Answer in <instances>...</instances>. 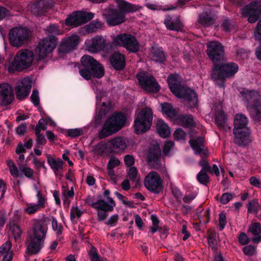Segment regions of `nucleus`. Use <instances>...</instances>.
Listing matches in <instances>:
<instances>
[{
	"label": "nucleus",
	"instance_id": "27",
	"mask_svg": "<svg viewBox=\"0 0 261 261\" xmlns=\"http://www.w3.org/2000/svg\"><path fill=\"white\" fill-rule=\"evenodd\" d=\"M47 162L50 168L54 171L56 176L59 175V172L62 171L64 162L60 158L56 159L50 154H46Z\"/></svg>",
	"mask_w": 261,
	"mask_h": 261
},
{
	"label": "nucleus",
	"instance_id": "22",
	"mask_svg": "<svg viewBox=\"0 0 261 261\" xmlns=\"http://www.w3.org/2000/svg\"><path fill=\"white\" fill-rule=\"evenodd\" d=\"M87 200L89 201L88 205L97 211V216L98 221L105 220L108 216V212L112 211L108 210L107 207L98 201L94 202L91 198H89Z\"/></svg>",
	"mask_w": 261,
	"mask_h": 261
},
{
	"label": "nucleus",
	"instance_id": "57",
	"mask_svg": "<svg viewBox=\"0 0 261 261\" xmlns=\"http://www.w3.org/2000/svg\"><path fill=\"white\" fill-rule=\"evenodd\" d=\"M198 219L200 222L203 223L204 224H206L208 223L210 221V209H207L204 214L203 217L200 216V215H198Z\"/></svg>",
	"mask_w": 261,
	"mask_h": 261
},
{
	"label": "nucleus",
	"instance_id": "25",
	"mask_svg": "<svg viewBox=\"0 0 261 261\" xmlns=\"http://www.w3.org/2000/svg\"><path fill=\"white\" fill-rule=\"evenodd\" d=\"M107 146L111 152L117 153L124 150L126 146V143L122 137H115L107 142Z\"/></svg>",
	"mask_w": 261,
	"mask_h": 261
},
{
	"label": "nucleus",
	"instance_id": "36",
	"mask_svg": "<svg viewBox=\"0 0 261 261\" xmlns=\"http://www.w3.org/2000/svg\"><path fill=\"white\" fill-rule=\"evenodd\" d=\"M218 236V234L214 229H209L207 230V239L208 243L212 250H216L217 249L216 238Z\"/></svg>",
	"mask_w": 261,
	"mask_h": 261
},
{
	"label": "nucleus",
	"instance_id": "60",
	"mask_svg": "<svg viewBox=\"0 0 261 261\" xmlns=\"http://www.w3.org/2000/svg\"><path fill=\"white\" fill-rule=\"evenodd\" d=\"M221 27L223 30L226 32H230L233 28V25L230 23L229 19H225L223 20Z\"/></svg>",
	"mask_w": 261,
	"mask_h": 261
},
{
	"label": "nucleus",
	"instance_id": "9",
	"mask_svg": "<svg viewBox=\"0 0 261 261\" xmlns=\"http://www.w3.org/2000/svg\"><path fill=\"white\" fill-rule=\"evenodd\" d=\"M113 43L115 46L123 47L129 53L136 54L140 50V43L137 38L128 33H122L114 37Z\"/></svg>",
	"mask_w": 261,
	"mask_h": 261
},
{
	"label": "nucleus",
	"instance_id": "31",
	"mask_svg": "<svg viewBox=\"0 0 261 261\" xmlns=\"http://www.w3.org/2000/svg\"><path fill=\"white\" fill-rule=\"evenodd\" d=\"M198 22L204 27H209L213 24L215 19L212 15V13L207 12H203L199 14Z\"/></svg>",
	"mask_w": 261,
	"mask_h": 261
},
{
	"label": "nucleus",
	"instance_id": "30",
	"mask_svg": "<svg viewBox=\"0 0 261 261\" xmlns=\"http://www.w3.org/2000/svg\"><path fill=\"white\" fill-rule=\"evenodd\" d=\"M177 120L184 127L192 128L196 126V122L191 114L181 115L177 118Z\"/></svg>",
	"mask_w": 261,
	"mask_h": 261
},
{
	"label": "nucleus",
	"instance_id": "16",
	"mask_svg": "<svg viewBox=\"0 0 261 261\" xmlns=\"http://www.w3.org/2000/svg\"><path fill=\"white\" fill-rule=\"evenodd\" d=\"M53 5L51 0H37L32 4L31 12L35 16L44 15Z\"/></svg>",
	"mask_w": 261,
	"mask_h": 261
},
{
	"label": "nucleus",
	"instance_id": "47",
	"mask_svg": "<svg viewBox=\"0 0 261 261\" xmlns=\"http://www.w3.org/2000/svg\"><path fill=\"white\" fill-rule=\"evenodd\" d=\"M12 243L10 241H7L0 247V254H8L11 252Z\"/></svg>",
	"mask_w": 261,
	"mask_h": 261
},
{
	"label": "nucleus",
	"instance_id": "51",
	"mask_svg": "<svg viewBox=\"0 0 261 261\" xmlns=\"http://www.w3.org/2000/svg\"><path fill=\"white\" fill-rule=\"evenodd\" d=\"M254 37L256 41L261 43V20L257 23L254 31Z\"/></svg>",
	"mask_w": 261,
	"mask_h": 261
},
{
	"label": "nucleus",
	"instance_id": "20",
	"mask_svg": "<svg viewBox=\"0 0 261 261\" xmlns=\"http://www.w3.org/2000/svg\"><path fill=\"white\" fill-rule=\"evenodd\" d=\"M105 73L103 66L97 61V63H95L86 73H84L82 77L87 81L90 80L92 78L100 79L104 75Z\"/></svg>",
	"mask_w": 261,
	"mask_h": 261
},
{
	"label": "nucleus",
	"instance_id": "1",
	"mask_svg": "<svg viewBox=\"0 0 261 261\" xmlns=\"http://www.w3.org/2000/svg\"><path fill=\"white\" fill-rule=\"evenodd\" d=\"M206 47L207 55L213 64L211 79L219 87L224 88L226 79L234 76L239 66L234 62L218 63L223 61L225 57L224 46L218 41H209L206 43Z\"/></svg>",
	"mask_w": 261,
	"mask_h": 261
},
{
	"label": "nucleus",
	"instance_id": "26",
	"mask_svg": "<svg viewBox=\"0 0 261 261\" xmlns=\"http://www.w3.org/2000/svg\"><path fill=\"white\" fill-rule=\"evenodd\" d=\"M80 62L81 64L79 65L78 69L80 74L83 77L84 73H86L95 63H97V60L90 55H85L81 58Z\"/></svg>",
	"mask_w": 261,
	"mask_h": 261
},
{
	"label": "nucleus",
	"instance_id": "59",
	"mask_svg": "<svg viewBox=\"0 0 261 261\" xmlns=\"http://www.w3.org/2000/svg\"><path fill=\"white\" fill-rule=\"evenodd\" d=\"M83 212L79 210V208L76 207L75 208L74 210H73V208L70 211V219L73 222L74 220L75 219V217L80 218Z\"/></svg>",
	"mask_w": 261,
	"mask_h": 261
},
{
	"label": "nucleus",
	"instance_id": "64",
	"mask_svg": "<svg viewBox=\"0 0 261 261\" xmlns=\"http://www.w3.org/2000/svg\"><path fill=\"white\" fill-rule=\"evenodd\" d=\"M174 136L176 140H183L186 136V133L181 128H178L175 131Z\"/></svg>",
	"mask_w": 261,
	"mask_h": 261
},
{
	"label": "nucleus",
	"instance_id": "48",
	"mask_svg": "<svg viewBox=\"0 0 261 261\" xmlns=\"http://www.w3.org/2000/svg\"><path fill=\"white\" fill-rule=\"evenodd\" d=\"M120 164V161L119 160L112 156L110 158L108 165H107V169H113L114 168L118 167Z\"/></svg>",
	"mask_w": 261,
	"mask_h": 261
},
{
	"label": "nucleus",
	"instance_id": "14",
	"mask_svg": "<svg viewBox=\"0 0 261 261\" xmlns=\"http://www.w3.org/2000/svg\"><path fill=\"white\" fill-rule=\"evenodd\" d=\"M243 14L248 17L250 23H253L258 20L261 14V0L251 2L242 9Z\"/></svg>",
	"mask_w": 261,
	"mask_h": 261
},
{
	"label": "nucleus",
	"instance_id": "54",
	"mask_svg": "<svg viewBox=\"0 0 261 261\" xmlns=\"http://www.w3.org/2000/svg\"><path fill=\"white\" fill-rule=\"evenodd\" d=\"M40 207L36 204H27V206L25 208L24 211L28 214L32 215L35 213Z\"/></svg>",
	"mask_w": 261,
	"mask_h": 261
},
{
	"label": "nucleus",
	"instance_id": "5",
	"mask_svg": "<svg viewBox=\"0 0 261 261\" xmlns=\"http://www.w3.org/2000/svg\"><path fill=\"white\" fill-rule=\"evenodd\" d=\"M251 118L255 122H261V96L255 90L246 88L240 92Z\"/></svg>",
	"mask_w": 261,
	"mask_h": 261
},
{
	"label": "nucleus",
	"instance_id": "35",
	"mask_svg": "<svg viewBox=\"0 0 261 261\" xmlns=\"http://www.w3.org/2000/svg\"><path fill=\"white\" fill-rule=\"evenodd\" d=\"M65 24L67 27H71L72 28L80 25V20L79 19L77 11L72 12L69 15L65 20Z\"/></svg>",
	"mask_w": 261,
	"mask_h": 261
},
{
	"label": "nucleus",
	"instance_id": "61",
	"mask_svg": "<svg viewBox=\"0 0 261 261\" xmlns=\"http://www.w3.org/2000/svg\"><path fill=\"white\" fill-rule=\"evenodd\" d=\"M27 129V125L25 123H21L15 129L17 134L20 136L24 135Z\"/></svg>",
	"mask_w": 261,
	"mask_h": 261
},
{
	"label": "nucleus",
	"instance_id": "40",
	"mask_svg": "<svg viewBox=\"0 0 261 261\" xmlns=\"http://www.w3.org/2000/svg\"><path fill=\"white\" fill-rule=\"evenodd\" d=\"M103 24V23L100 21H92L89 24L85 26V30L88 33H94L96 32L98 29L102 28Z\"/></svg>",
	"mask_w": 261,
	"mask_h": 261
},
{
	"label": "nucleus",
	"instance_id": "50",
	"mask_svg": "<svg viewBox=\"0 0 261 261\" xmlns=\"http://www.w3.org/2000/svg\"><path fill=\"white\" fill-rule=\"evenodd\" d=\"M52 228L54 231H56L57 235L59 236L62 234L63 230V226L60 224H58L57 219L55 217H53L51 222Z\"/></svg>",
	"mask_w": 261,
	"mask_h": 261
},
{
	"label": "nucleus",
	"instance_id": "34",
	"mask_svg": "<svg viewBox=\"0 0 261 261\" xmlns=\"http://www.w3.org/2000/svg\"><path fill=\"white\" fill-rule=\"evenodd\" d=\"M151 53L153 61L162 63L166 60L165 52L162 47H152Z\"/></svg>",
	"mask_w": 261,
	"mask_h": 261
},
{
	"label": "nucleus",
	"instance_id": "19",
	"mask_svg": "<svg viewBox=\"0 0 261 261\" xmlns=\"http://www.w3.org/2000/svg\"><path fill=\"white\" fill-rule=\"evenodd\" d=\"M88 50L93 53L102 50L106 46V40L99 36H96L86 42Z\"/></svg>",
	"mask_w": 261,
	"mask_h": 261
},
{
	"label": "nucleus",
	"instance_id": "43",
	"mask_svg": "<svg viewBox=\"0 0 261 261\" xmlns=\"http://www.w3.org/2000/svg\"><path fill=\"white\" fill-rule=\"evenodd\" d=\"M8 165L9 167L10 168V172L11 173V174L13 176L15 177H23L22 174L21 173H19L18 170L14 163L11 161L10 160L8 162Z\"/></svg>",
	"mask_w": 261,
	"mask_h": 261
},
{
	"label": "nucleus",
	"instance_id": "33",
	"mask_svg": "<svg viewBox=\"0 0 261 261\" xmlns=\"http://www.w3.org/2000/svg\"><path fill=\"white\" fill-rule=\"evenodd\" d=\"M227 118L223 111H218L215 115V123L221 129L226 130V123Z\"/></svg>",
	"mask_w": 261,
	"mask_h": 261
},
{
	"label": "nucleus",
	"instance_id": "41",
	"mask_svg": "<svg viewBox=\"0 0 261 261\" xmlns=\"http://www.w3.org/2000/svg\"><path fill=\"white\" fill-rule=\"evenodd\" d=\"M164 23L166 28L171 31H180L182 29V25L178 21H171L170 20H165Z\"/></svg>",
	"mask_w": 261,
	"mask_h": 261
},
{
	"label": "nucleus",
	"instance_id": "55",
	"mask_svg": "<svg viewBox=\"0 0 261 261\" xmlns=\"http://www.w3.org/2000/svg\"><path fill=\"white\" fill-rule=\"evenodd\" d=\"M37 198L38 199V203L36 204L39 206L40 208H44L45 206V198L41 194L40 190H37Z\"/></svg>",
	"mask_w": 261,
	"mask_h": 261
},
{
	"label": "nucleus",
	"instance_id": "28",
	"mask_svg": "<svg viewBox=\"0 0 261 261\" xmlns=\"http://www.w3.org/2000/svg\"><path fill=\"white\" fill-rule=\"evenodd\" d=\"M117 4L120 13L125 15V14L133 13L138 10V6L124 0H117Z\"/></svg>",
	"mask_w": 261,
	"mask_h": 261
},
{
	"label": "nucleus",
	"instance_id": "45",
	"mask_svg": "<svg viewBox=\"0 0 261 261\" xmlns=\"http://www.w3.org/2000/svg\"><path fill=\"white\" fill-rule=\"evenodd\" d=\"M248 232L254 236H258L261 233V225L259 222L252 223L248 229Z\"/></svg>",
	"mask_w": 261,
	"mask_h": 261
},
{
	"label": "nucleus",
	"instance_id": "4",
	"mask_svg": "<svg viewBox=\"0 0 261 261\" xmlns=\"http://www.w3.org/2000/svg\"><path fill=\"white\" fill-rule=\"evenodd\" d=\"M167 83L171 92L178 98L191 103L192 107L198 106V95L194 90L181 84L179 74H170L167 77Z\"/></svg>",
	"mask_w": 261,
	"mask_h": 261
},
{
	"label": "nucleus",
	"instance_id": "7",
	"mask_svg": "<svg viewBox=\"0 0 261 261\" xmlns=\"http://www.w3.org/2000/svg\"><path fill=\"white\" fill-rule=\"evenodd\" d=\"M205 139L204 137L199 136L195 139H191L189 143L194 151L195 155H200L201 160L199 162V165L202 167L200 171L213 173V170L206 159L208 155L206 148H204Z\"/></svg>",
	"mask_w": 261,
	"mask_h": 261
},
{
	"label": "nucleus",
	"instance_id": "3",
	"mask_svg": "<svg viewBox=\"0 0 261 261\" xmlns=\"http://www.w3.org/2000/svg\"><path fill=\"white\" fill-rule=\"evenodd\" d=\"M49 223V220L47 218L37 220L34 223L32 231L28 233L25 241L27 253L29 255L37 254L43 247Z\"/></svg>",
	"mask_w": 261,
	"mask_h": 261
},
{
	"label": "nucleus",
	"instance_id": "39",
	"mask_svg": "<svg viewBox=\"0 0 261 261\" xmlns=\"http://www.w3.org/2000/svg\"><path fill=\"white\" fill-rule=\"evenodd\" d=\"M10 230L12 232L16 241L20 239L21 236L22 231L20 227L16 224L15 221H11L9 223Z\"/></svg>",
	"mask_w": 261,
	"mask_h": 261
},
{
	"label": "nucleus",
	"instance_id": "56",
	"mask_svg": "<svg viewBox=\"0 0 261 261\" xmlns=\"http://www.w3.org/2000/svg\"><path fill=\"white\" fill-rule=\"evenodd\" d=\"M83 134V130L80 128L68 129L67 135L72 138H76Z\"/></svg>",
	"mask_w": 261,
	"mask_h": 261
},
{
	"label": "nucleus",
	"instance_id": "24",
	"mask_svg": "<svg viewBox=\"0 0 261 261\" xmlns=\"http://www.w3.org/2000/svg\"><path fill=\"white\" fill-rule=\"evenodd\" d=\"M110 62L115 70H122L125 67V57L120 52L115 51L111 56Z\"/></svg>",
	"mask_w": 261,
	"mask_h": 261
},
{
	"label": "nucleus",
	"instance_id": "23",
	"mask_svg": "<svg viewBox=\"0 0 261 261\" xmlns=\"http://www.w3.org/2000/svg\"><path fill=\"white\" fill-rule=\"evenodd\" d=\"M14 97L13 91L8 84H0V98L3 105L10 104L13 100Z\"/></svg>",
	"mask_w": 261,
	"mask_h": 261
},
{
	"label": "nucleus",
	"instance_id": "12",
	"mask_svg": "<svg viewBox=\"0 0 261 261\" xmlns=\"http://www.w3.org/2000/svg\"><path fill=\"white\" fill-rule=\"evenodd\" d=\"M144 185L149 191L154 194H159L164 189L163 180L154 171L150 172L145 176Z\"/></svg>",
	"mask_w": 261,
	"mask_h": 261
},
{
	"label": "nucleus",
	"instance_id": "6",
	"mask_svg": "<svg viewBox=\"0 0 261 261\" xmlns=\"http://www.w3.org/2000/svg\"><path fill=\"white\" fill-rule=\"evenodd\" d=\"M126 119V115L122 112H115L104 123L99 132V138L102 139L118 132L124 126Z\"/></svg>",
	"mask_w": 261,
	"mask_h": 261
},
{
	"label": "nucleus",
	"instance_id": "15",
	"mask_svg": "<svg viewBox=\"0 0 261 261\" xmlns=\"http://www.w3.org/2000/svg\"><path fill=\"white\" fill-rule=\"evenodd\" d=\"M103 16L107 23L110 26H115L124 22L126 20L125 16L120 13L116 9L106 8L103 12Z\"/></svg>",
	"mask_w": 261,
	"mask_h": 261
},
{
	"label": "nucleus",
	"instance_id": "49",
	"mask_svg": "<svg viewBox=\"0 0 261 261\" xmlns=\"http://www.w3.org/2000/svg\"><path fill=\"white\" fill-rule=\"evenodd\" d=\"M19 170L24 175L30 179H33L34 170L30 167L21 166L19 167Z\"/></svg>",
	"mask_w": 261,
	"mask_h": 261
},
{
	"label": "nucleus",
	"instance_id": "29",
	"mask_svg": "<svg viewBox=\"0 0 261 261\" xmlns=\"http://www.w3.org/2000/svg\"><path fill=\"white\" fill-rule=\"evenodd\" d=\"M248 122L247 117L242 114H237L234 119L233 130H240L244 129H248L247 127Z\"/></svg>",
	"mask_w": 261,
	"mask_h": 261
},
{
	"label": "nucleus",
	"instance_id": "58",
	"mask_svg": "<svg viewBox=\"0 0 261 261\" xmlns=\"http://www.w3.org/2000/svg\"><path fill=\"white\" fill-rule=\"evenodd\" d=\"M226 224V215L224 213H221L219 217V226L220 231L222 230Z\"/></svg>",
	"mask_w": 261,
	"mask_h": 261
},
{
	"label": "nucleus",
	"instance_id": "42",
	"mask_svg": "<svg viewBox=\"0 0 261 261\" xmlns=\"http://www.w3.org/2000/svg\"><path fill=\"white\" fill-rule=\"evenodd\" d=\"M208 172H204L203 171H200V172L197 174L196 178L198 181L204 186H206L207 184L210 182V176L207 174Z\"/></svg>",
	"mask_w": 261,
	"mask_h": 261
},
{
	"label": "nucleus",
	"instance_id": "10",
	"mask_svg": "<svg viewBox=\"0 0 261 261\" xmlns=\"http://www.w3.org/2000/svg\"><path fill=\"white\" fill-rule=\"evenodd\" d=\"M29 36L30 31L28 28L14 27L9 31V42L13 46L19 47L29 40Z\"/></svg>",
	"mask_w": 261,
	"mask_h": 261
},
{
	"label": "nucleus",
	"instance_id": "53",
	"mask_svg": "<svg viewBox=\"0 0 261 261\" xmlns=\"http://www.w3.org/2000/svg\"><path fill=\"white\" fill-rule=\"evenodd\" d=\"M234 197V195L233 194L229 193H223L221 197L220 202L222 204H226L231 200Z\"/></svg>",
	"mask_w": 261,
	"mask_h": 261
},
{
	"label": "nucleus",
	"instance_id": "13",
	"mask_svg": "<svg viewBox=\"0 0 261 261\" xmlns=\"http://www.w3.org/2000/svg\"><path fill=\"white\" fill-rule=\"evenodd\" d=\"M148 163L152 167L158 170H162L164 167L161 162V150L159 143L151 144L147 155Z\"/></svg>",
	"mask_w": 261,
	"mask_h": 261
},
{
	"label": "nucleus",
	"instance_id": "38",
	"mask_svg": "<svg viewBox=\"0 0 261 261\" xmlns=\"http://www.w3.org/2000/svg\"><path fill=\"white\" fill-rule=\"evenodd\" d=\"M77 14L80 20V25L91 20L94 14L92 12L78 11Z\"/></svg>",
	"mask_w": 261,
	"mask_h": 261
},
{
	"label": "nucleus",
	"instance_id": "18",
	"mask_svg": "<svg viewBox=\"0 0 261 261\" xmlns=\"http://www.w3.org/2000/svg\"><path fill=\"white\" fill-rule=\"evenodd\" d=\"M32 88V81L30 79L25 77L22 80L15 89L17 99L22 100L28 96Z\"/></svg>",
	"mask_w": 261,
	"mask_h": 261
},
{
	"label": "nucleus",
	"instance_id": "2",
	"mask_svg": "<svg viewBox=\"0 0 261 261\" xmlns=\"http://www.w3.org/2000/svg\"><path fill=\"white\" fill-rule=\"evenodd\" d=\"M57 44V37L54 35H48L39 41L35 47L34 53L28 49L18 51L9 66L8 71L12 73L29 68L35 59L37 62L44 59L53 51Z\"/></svg>",
	"mask_w": 261,
	"mask_h": 261
},
{
	"label": "nucleus",
	"instance_id": "63",
	"mask_svg": "<svg viewBox=\"0 0 261 261\" xmlns=\"http://www.w3.org/2000/svg\"><path fill=\"white\" fill-rule=\"evenodd\" d=\"M124 161L127 167H131L135 164V158L130 154H127L124 157Z\"/></svg>",
	"mask_w": 261,
	"mask_h": 261
},
{
	"label": "nucleus",
	"instance_id": "8",
	"mask_svg": "<svg viewBox=\"0 0 261 261\" xmlns=\"http://www.w3.org/2000/svg\"><path fill=\"white\" fill-rule=\"evenodd\" d=\"M153 119V112L148 107L143 108L138 114L134 120V130L137 134H142L151 127Z\"/></svg>",
	"mask_w": 261,
	"mask_h": 261
},
{
	"label": "nucleus",
	"instance_id": "11",
	"mask_svg": "<svg viewBox=\"0 0 261 261\" xmlns=\"http://www.w3.org/2000/svg\"><path fill=\"white\" fill-rule=\"evenodd\" d=\"M139 84L145 91L156 93L160 89V86L154 77L146 72H140L136 75Z\"/></svg>",
	"mask_w": 261,
	"mask_h": 261
},
{
	"label": "nucleus",
	"instance_id": "21",
	"mask_svg": "<svg viewBox=\"0 0 261 261\" xmlns=\"http://www.w3.org/2000/svg\"><path fill=\"white\" fill-rule=\"evenodd\" d=\"M234 135V142L240 147H245L248 145L250 141L249 140L250 131L249 129L243 130H233Z\"/></svg>",
	"mask_w": 261,
	"mask_h": 261
},
{
	"label": "nucleus",
	"instance_id": "62",
	"mask_svg": "<svg viewBox=\"0 0 261 261\" xmlns=\"http://www.w3.org/2000/svg\"><path fill=\"white\" fill-rule=\"evenodd\" d=\"M89 255L91 257V261H107L106 259L100 258L99 255L95 249L90 250Z\"/></svg>",
	"mask_w": 261,
	"mask_h": 261
},
{
	"label": "nucleus",
	"instance_id": "52",
	"mask_svg": "<svg viewBox=\"0 0 261 261\" xmlns=\"http://www.w3.org/2000/svg\"><path fill=\"white\" fill-rule=\"evenodd\" d=\"M31 100L35 106H38L40 104L39 91L37 89H34L31 95Z\"/></svg>",
	"mask_w": 261,
	"mask_h": 261
},
{
	"label": "nucleus",
	"instance_id": "44",
	"mask_svg": "<svg viewBox=\"0 0 261 261\" xmlns=\"http://www.w3.org/2000/svg\"><path fill=\"white\" fill-rule=\"evenodd\" d=\"M107 199L108 201V202L106 201L103 199H99L97 200V201L105 205L108 210L113 211L114 207L116 205L115 201L112 198L110 197H108V198Z\"/></svg>",
	"mask_w": 261,
	"mask_h": 261
},
{
	"label": "nucleus",
	"instance_id": "37",
	"mask_svg": "<svg viewBox=\"0 0 261 261\" xmlns=\"http://www.w3.org/2000/svg\"><path fill=\"white\" fill-rule=\"evenodd\" d=\"M161 108L163 113L169 117L174 118L176 116V113L171 103L164 102L161 105Z\"/></svg>",
	"mask_w": 261,
	"mask_h": 261
},
{
	"label": "nucleus",
	"instance_id": "17",
	"mask_svg": "<svg viewBox=\"0 0 261 261\" xmlns=\"http://www.w3.org/2000/svg\"><path fill=\"white\" fill-rule=\"evenodd\" d=\"M79 43V37L77 35H72L66 39H64L58 46V53L59 54L68 53L74 50Z\"/></svg>",
	"mask_w": 261,
	"mask_h": 261
},
{
	"label": "nucleus",
	"instance_id": "46",
	"mask_svg": "<svg viewBox=\"0 0 261 261\" xmlns=\"http://www.w3.org/2000/svg\"><path fill=\"white\" fill-rule=\"evenodd\" d=\"M258 203L257 199H253L250 201L247 205L248 212L249 213H257L258 210Z\"/></svg>",
	"mask_w": 261,
	"mask_h": 261
},
{
	"label": "nucleus",
	"instance_id": "32",
	"mask_svg": "<svg viewBox=\"0 0 261 261\" xmlns=\"http://www.w3.org/2000/svg\"><path fill=\"white\" fill-rule=\"evenodd\" d=\"M156 130L159 135L163 138H167L170 134L168 125L162 119H159L156 123Z\"/></svg>",
	"mask_w": 261,
	"mask_h": 261
}]
</instances>
